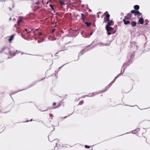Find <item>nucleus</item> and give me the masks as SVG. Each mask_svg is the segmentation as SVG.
Instances as JSON below:
<instances>
[{"label": "nucleus", "instance_id": "obj_12", "mask_svg": "<svg viewBox=\"0 0 150 150\" xmlns=\"http://www.w3.org/2000/svg\"><path fill=\"white\" fill-rule=\"evenodd\" d=\"M56 105V104L55 103H54L53 104V108H58L59 107H60V104H58L57 106H55V105Z\"/></svg>", "mask_w": 150, "mask_h": 150}, {"label": "nucleus", "instance_id": "obj_13", "mask_svg": "<svg viewBox=\"0 0 150 150\" xmlns=\"http://www.w3.org/2000/svg\"><path fill=\"white\" fill-rule=\"evenodd\" d=\"M139 22L141 24H142L144 23V21L143 19L141 18H140L139 20Z\"/></svg>", "mask_w": 150, "mask_h": 150}, {"label": "nucleus", "instance_id": "obj_26", "mask_svg": "<svg viewBox=\"0 0 150 150\" xmlns=\"http://www.w3.org/2000/svg\"><path fill=\"white\" fill-rule=\"evenodd\" d=\"M138 15H139L141 16H142V13L139 12V13H138Z\"/></svg>", "mask_w": 150, "mask_h": 150}, {"label": "nucleus", "instance_id": "obj_16", "mask_svg": "<svg viewBox=\"0 0 150 150\" xmlns=\"http://www.w3.org/2000/svg\"><path fill=\"white\" fill-rule=\"evenodd\" d=\"M139 128H137L135 130H133L132 131V132L134 134L136 133V132H137L138 131H139Z\"/></svg>", "mask_w": 150, "mask_h": 150}, {"label": "nucleus", "instance_id": "obj_43", "mask_svg": "<svg viewBox=\"0 0 150 150\" xmlns=\"http://www.w3.org/2000/svg\"><path fill=\"white\" fill-rule=\"evenodd\" d=\"M42 3H43V2H42Z\"/></svg>", "mask_w": 150, "mask_h": 150}, {"label": "nucleus", "instance_id": "obj_15", "mask_svg": "<svg viewBox=\"0 0 150 150\" xmlns=\"http://www.w3.org/2000/svg\"><path fill=\"white\" fill-rule=\"evenodd\" d=\"M81 17L82 18V19L84 22L85 21V19L86 18V17L84 14L81 13Z\"/></svg>", "mask_w": 150, "mask_h": 150}, {"label": "nucleus", "instance_id": "obj_37", "mask_svg": "<svg viewBox=\"0 0 150 150\" xmlns=\"http://www.w3.org/2000/svg\"><path fill=\"white\" fill-rule=\"evenodd\" d=\"M98 18H99V15H98Z\"/></svg>", "mask_w": 150, "mask_h": 150}, {"label": "nucleus", "instance_id": "obj_33", "mask_svg": "<svg viewBox=\"0 0 150 150\" xmlns=\"http://www.w3.org/2000/svg\"><path fill=\"white\" fill-rule=\"evenodd\" d=\"M64 65H63L61 67H59V69H60L61 68H62Z\"/></svg>", "mask_w": 150, "mask_h": 150}, {"label": "nucleus", "instance_id": "obj_9", "mask_svg": "<svg viewBox=\"0 0 150 150\" xmlns=\"http://www.w3.org/2000/svg\"><path fill=\"white\" fill-rule=\"evenodd\" d=\"M99 46H108L109 45V44H104L103 43H100L97 44Z\"/></svg>", "mask_w": 150, "mask_h": 150}, {"label": "nucleus", "instance_id": "obj_34", "mask_svg": "<svg viewBox=\"0 0 150 150\" xmlns=\"http://www.w3.org/2000/svg\"><path fill=\"white\" fill-rule=\"evenodd\" d=\"M11 18H10V19H9V20H10V21H11Z\"/></svg>", "mask_w": 150, "mask_h": 150}, {"label": "nucleus", "instance_id": "obj_30", "mask_svg": "<svg viewBox=\"0 0 150 150\" xmlns=\"http://www.w3.org/2000/svg\"><path fill=\"white\" fill-rule=\"evenodd\" d=\"M42 33H40V32L39 33V35H42Z\"/></svg>", "mask_w": 150, "mask_h": 150}, {"label": "nucleus", "instance_id": "obj_4", "mask_svg": "<svg viewBox=\"0 0 150 150\" xmlns=\"http://www.w3.org/2000/svg\"><path fill=\"white\" fill-rule=\"evenodd\" d=\"M139 13V11L137 10H132L131 11V13H132L136 17V16L138 15Z\"/></svg>", "mask_w": 150, "mask_h": 150}, {"label": "nucleus", "instance_id": "obj_31", "mask_svg": "<svg viewBox=\"0 0 150 150\" xmlns=\"http://www.w3.org/2000/svg\"><path fill=\"white\" fill-rule=\"evenodd\" d=\"M25 30L26 31H27V29H25ZM27 32V33H28V32ZM30 32V31H29V32H28V33H29V32Z\"/></svg>", "mask_w": 150, "mask_h": 150}, {"label": "nucleus", "instance_id": "obj_36", "mask_svg": "<svg viewBox=\"0 0 150 150\" xmlns=\"http://www.w3.org/2000/svg\"><path fill=\"white\" fill-rule=\"evenodd\" d=\"M148 24V23H146V25H147Z\"/></svg>", "mask_w": 150, "mask_h": 150}, {"label": "nucleus", "instance_id": "obj_40", "mask_svg": "<svg viewBox=\"0 0 150 150\" xmlns=\"http://www.w3.org/2000/svg\"><path fill=\"white\" fill-rule=\"evenodd\" d=\"M35 40H36V38H35Z\"/></svg>", "mask_w": 150, "mask_h": 150}, {"label": "nucleus", "instance_id": "obj_42", "mask_svg": "<svg viewBox=\"0 0 150 150\" xmlns=\"http://www.w3.org/2000/svg\"><path fill=\"white\" fill-rule=\"evenodd\" d=\"M0 112H1V113L2 112L1 111H0Z\"/></svg>", "mask_w": 150, "mask_h": 150}, {"label": "nucleus", "instance_id": "obj_32", "mask_svg": "<svg viewBox=\"0 0 150 150\" xmlns=\"http://www.w3.org/2000/svg\"><path fill=\"white\" fill-rule=\"evenodd\" d=\"M92 32H91V33H90V35H92Z\"/></svg>", "mask_w": 150, "mask_h": 150}, {"label": "nucleus", "instance_id": "obj_39", "mask_svg": "<svg viewBox=\"0 0 150 150\" xmlns=\"http://www.w3.org/2000/svg\"><path fill=\"white\" fill-rule=\"evenodd\" d=\"M32 121V119H31L30 120V121Z\"/></svg>", "mask_w": 150, "mask_h": 150}, {"label": "nucleus", "instance_id": "obj_5", "mask_svg": "<svg viewBox=\"0 0 150 150\" xmlns=\"http://www.w3.org/2000/svg\"><path fill=\"white\" fill-rule=\"evenodd\" d=\"M123 21L125 25H127L130 23V22L129 21V19H127L126 18V16L123 19Z\"/></svg>", "mask_w": 150, "mask_h": 150}, {"label": "nucleus", "instance_id": "obj_11", "mask_svg": "<svg viewBox=\"0 0 150 150\" xmlns=\"http://www.w3.org/2000/svg\"><path fill=\"white\" fill-rule=\"evenodd\" d=\"M118 75L117 76H116L115 78H114L113 81H112L111 83L109 84V87L114 82L115 80H116V79L118 77Z\"/></svg>", "mask_w": 150, "mask_h": 150}, {"label": "nucleus", "instance_id": "obj_41", "mask_svg": "<svg viewBox=\"0 0 150 150\" xmlns=\"http://www.w3.org/2000/svg\"><path fill=\"white\" fill-rule=\"evenodd\" d=\"M23 53L22 52V53H21V54H22Z\"/></svg>", "mask_w": 150, "mask_h": 150}, {"label": "nucleus", "instance_id": "obj_23", "mask_svg": "<svg viewBox=\"0 0 150 150\" xmlns=\"http://www.w3.org/2000/svg\"><path fill=\"white\" fill-rule=\"evenodd\" d=\"M85 147L86 148H87V149H89L90 148V147L89 146H88V145H85Z\"/></svg>", "mask_w": 150, "mask_h": 150}, {"label": "nucleus", "instance_id": "obj_8", "mask_svg": "<svg viewBox=\"0 0 150 150\" xmlns=\"http://www.w3.org/2000/svg\"><path fill=\"white\" fill-rule=\"evenodd\" d=\"M23 17L21 16L20 17L19 19L18 20L17 22L18 26H19L20 25V23L22 22V20L23 19Z\"/></svg>", "mask_w": 150, "mask_h": 150}, {"label": "nucleus", "instance_id": "obj_38", "mask_svg": "<svg viewBox=\"0 0 150 150\" xmlns=\"http://www.w3.org/2000/svg\"><path fill=\"white\" fill-rule=\"evenodd\" d=\"M106 91V90L104 91H103V92H105V91Z\"/></svg>", "mask_w": 150, "mask_h": 150}, {"label": "nucleus", "instance_id": "obj_22", "mask_svg": "<svg viewBox=\"0 0 150 150\" xmlns=\"http://www.w3.org/2000/svg\"><path fill=\"white\" fill-rule=\"evenodd\" d=\"M83 103V101H81L79 103V105H81Z\"/></svg>", "mask_w": 150, "mask_h": 150}, {"label": "nucleus", "instance_id": "obj_44", "mask_svg": "<svg viewBox=\"0 0 150 150\" xmlns=\"http://www.w3.org/2000/svg\"><path fill=\"white\" fill-rule=\"evenodd\" d=\"M29 121H27L26 122H28Z\"/></svg>", "mask_w": 150, "mask_h": 150}, {"label": "nucleus", "instance_id": "obj_1", "mask_svg": "<svg viewBox=\"0 0 150 150\" xmlns=\"http://www.w3.org/2000/svg\"><path fill=\"white\" fill-rule=\"evenodd\" d=\"M3 50H4L5 51H8V52H6L7 54H9L11 56H14L16 54L19 53L20 52V51L18 50L16 51V52L13 51L10 52L9 51V49L7 48H4L3 49Z\"/></svg>", "mask_w": 150, "mask_h": 150}, {"label": "nucleus", "instance_id": "obj_14", "mask_svg": "<svg viewBox=\"0 0 150 150\" xmlns=\"http://www.w3.org/2000/svg\"><path fill=\"white\" fill-rule=\"evenodd\" d=\"M14 35H12L11 36L10 38L9 39V42H11V41L13 40L14 37Z\"/></svg>", "mask_w": 150, "mask_h": 150}, {"label": "nucleus", "instance_id": "obj_21", "mask_svg": "<svg viewBox=\"0 0 150 150\" xmlns=\"http://www.w3.org/2000/svg\"><path fill=\"white\" fill-rule=\"evenodd\" d=\"M50 6L51 7L52 10L54 11V8L53 6H52V5L51 4H50Z\"/></svg>", "mask_w": 150, "mask_h": 150}, {"label": "nucleus", "instance_id": "obj_18", "mask_svg": "<svg viewBox=\"0 0 150 150\" xmlns=\"http://www.w3.org/2000/svg\"><path fill=\"white\" fill-rule=\"evenodd\" d=\"M131 25L132 26L134 27L136 25V23L135 22H132L131 23Z\"/></svg>", "mask_w": 150, "mask_h": 150}, {"label": "nucleus", "instance_id": "obj_35", "mask_svg": "<svg viewBox=\"0 0 150 150\" xmlns=\"http://www.w3.org/2000/svg\"><path fill=\"white\" fill-rule=\"evenodd\" d=\"M40 39L41 40H44V39H43V38H41Z\"/></svg>", "mask_w": 150, "mask_h": 150}, {"label": "nucleus", "instance_id": "obj_19", "mask_svg": "<svg viewBox=\"0 0 150 150\" xmlns=\"http://www.w3.org/2000/svg\"><path fill=\"white\" fill-rule=\"evenodd\" d=\"M85 23L87 25V26H88V27L90 26L91 25V23H88L87 22H85Z\"/></svg>", "mask_w": 150, "mask_h": 150}, {"label": "nucleus", "instance_id": "obj_6", "mask_svg": "<svg viewBox=\"0 0 150 150\" xmlns=\"http://www.w3.org/2000/svg\"><path fill=\"white\" fill-rule=\"evenodd\" d=\"M106 29L107 31L110 32L112 30L113 28L112 27H110L108 25H106Z\"/></svg>", "mask_w": 150, "mask_h": 150}, {"label": "nucleus", "instance_id": "obj_2", "mask_svg": "<svg viewBox=\"0 0 150 150\" xmlns=\"http://www.w3.org/2000/svg\"><path fill=\"white\" fill-rule=\"evenodd\" d=\"M126 18L127 19H129V20H131L135 19L136 17L134 16L132 13H129L126 16Z\"/></svg>", "mask_w": 150, "mask_h": 150}, {"label": "nucleus", "instance_id": "obj_24", "mask_svg": "<svg viewBox=\"0 0 150 150\" xmlns=\"http://www.w3.org/2000/svg\"><path fill=\"white\" fill-rule=\"evenodd\" d=\"M40 2H39V1H38L35 2V4H40Z\"/></svg>", "mask_w": 150, "mask_h": 150}, {"label": "nucleus", "instance_id": "obj_28", "mask_svg": "<svg viewBox=\"0 0 150 150\" xmlns=\"http://www.w3.org/2000/svg\"><path fill=\"white\" fill-rule=\"evenodd\" d=\"M84 51V50H83L82 51H81V52H80L79 53V54H82V53H83V52Z\"/></svg>", "mask_w": 150, "mask_h": 150}, {"label": "nucleus", "instance_id": "obj_29", "mask_svg": "<svg viewBox=\"0 0 150 150\" xmlns=\"http://www.w3.org/2000/svg\"><path fill=\"white\" fill-rule=\"evenodd\" d=\"M55 30V29H53L52 30V32H54V30Z\"/></svg>", "mask_w": 150, "mask_h": 150}, {"label": "nucleus", "instance_id": "obj_25", "mask_svg": "<svg viewBox=\"0 0 150 150\" xmlns=\"http://www.w3.org/2000/svg\"><path fill=\"white\" fill-rule=\"evenodd\" d=\"M43 40H42V41H39V40H38V43H40L41 42H42Z\"/></svg>", "mask_w": 150, "mask_h": 150}, {"label": "nucleus", "instance_id": "obj_27", "mask_svg": "<svg viewBox=\"0 0 150 150\" xmlns=\"http://www.w3.org/2000/svg\"><path fill=\"white\" fill-rule=\"evenodd\" d=\"M111 33H110V32H109L108 33H107L108 35H111Z\"/></svg>", "mask_w": 150, "mask_h": 150}, {"label": "nucleus", "instance_id": "obj_17", "mask_svg": "<svg viewBox=\"0 0 150 150\" xmlns=\"http://www.w3.org/2000/svg\"><path fill=\"white\" fill-rule=\"evenodd\" d=\"M139 8V6L138 5H135L134 6V8L136 10H138Z\"/></svg>", "mask_w": 150, "mask_h": 150}, {"label": "nucleus", "instance_id": "obj_20", "mask_svg": "<svg viewBox=\"0 0 150 150\" xmlns=\"http://www.w3.org/2000/svg\"><path fill=\"white\" fill-rule=\"evenodd\" d=\"M59 2L60 3V4L62 5H64L65 4H64V2L63 1L60 0L59 1Z\"/></svg>", "mask_w": 150, "mask_h": 150}, {"label": "nucleus", "instance_id": "obj_7", "mask_svg": "<svg viewBox=\"0 0 150 150\" xmlns=\"http://www.w3.org/2000/svg\"><path fill=\"white\" fill-rule=\"evenodd\" d=\"M101 92H100L99 93H98L97 92H95L94 93H90L89 95H86V96L89 97H91V96H93L96 95L98 94V93H100Z\"/></svg>", "mask_w": 150, "mask_h": 150}, {"label": "nucleus", "instance_id": "obj_3", "mask_svg": "<svg viewBox=\"0 0 150 150\" xmlns=\"http://www.w3.org/2000/svg\"><path fill=\"white\" fill-rule=\"evenodd\" d=\"M106 13H107V14L105 15V17H104V19L105 21V22H107L109 20L110 15L109 14H108V13L107 11H106L104 14H105Z\"/></svg>", "mask_w": 150, "mask_h": 150}, {"label": "nucleus", "instance_id": "obj_10", "mask_svg": "<svg viewBox=\"0 0 150 150\" xmlns=\"http://www.w3.org/2000/svg\"><path fill=\"white\" fill-rule=\"evenodd\" d=\"M108 24L109 26H111L113 24V22L112 20H109L108 21Z\"/></svg>", "mask_w": 150, "mask_h": 150}]
</instances>
